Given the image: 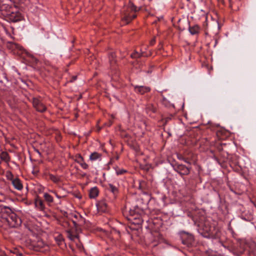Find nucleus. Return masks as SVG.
Here are the masks:
<instances>
[{
    "label": "nucleus",
    "mask_w": 256,
    "mask_h": 256,
    "mask_svg": "<svg viewBox=\"0 0 256 256\" xmlns=\"http://www.w3.org/2000/svg\"><path fill=\"white\" fill-rule=\"evenodd\" d=\"M198 232L206 238H219L220 231L216 227L214 222H212L209 220L204 217L200 218L198 223Z\"/></svg>",
    "instance_id": "1"
},
{
    "label": "nucleus",
    "mask_w": 256,
    "mask_h": 256,
    "mask_svg": "<svg viewBox=\"0 0 256 256\" xmlns=\"http://www.w3.org/2000/svg\"><path fill=\"white\" fill-rule=\"evenodd\" d=\"M136 8L130 4V6L122 14V20L126 24H129L133 19L135 18L136 16Z\"/></svg>",
    "instance_id": "2"
},
{
    "label": "nucleus",
    "mask_w": 256,
    "mask_h": 256,
    "mask_svg": "<svg viewBox=\"0 0 256 256\" xmlns=\"http://www.w3.org/2000/svg\"><path fill=\"white\" fill-rule=\"evenodd\" d=\"M29 101L32 102L34 108L36 111L40 112H44L46 111V107L39 98L32 97V98H29Z\"/></svg>",
    "instance_id": "3"
},
{
    "label": "nucleus",
    "mask_w": 256,
    "mask_h": 256,
    "mask_svg": "<svg viewBox=\"0 0 256 256\" xmlns=\"http://www.w3.org/2000/svg\"><path fill=\"white\" fill-rule=\"evenodd\" d=\"M6 220L12 227H17L20 226L22 224L21 219L12 211L8 216Z\"/></svg>",
    "instance_id": "4"
},
{
    "label": "nucleus",
    "mask_w": 256,
    "mask_h": 256,
    "mask_svg": "<svg viewBox=\"0 0 256 256\" xmlns=\"http://www.w3.org/2000/svg\"><path fill=\"white\" fill-rule=\"evenodd\" d=\"M172 166L174 170L182 176L188 174L191 168L190 167L189 168L184 164H172Z\"/></svg>",
    "instance_id": "5"
},
{
    "label": "nucleus",
    "mask_w": 256,
    "mask_h": 256,
    "mask_svg": "<svg viewBox=\"0 0 256 256\" xmlns=\"http://www.w3.org/2000/svg\"><path fill=\"white\" fill-rule=\"evenodd\" d=\"M4 15L12 22H16L22 20L21 14L18 11H14L13 10L9 13L4 14Z\"/></svg>",
    "instance_id": "6"
},
{
    "label": "nucleus",
    "mask_w": 256,
    "mask_h": 256,
    "mask_svg": "<svg viewBox=\"0 0 256 256\" xmlns=\"http://www.w3.org/2000/svg\"><path fill=\"white\" fill-rule=\"evenodd\" d=\"M181 238L182 243L186 245L188 247L192 246L194 238L192 234L188 232H184L182 234Z\"/></svg>",
    "instance_id": "7"
},
{
    "label": "nucleus",
    "mask_w": 256,
    "mask_h": 256,
    "mask_svg": "<svg viewBox=\"0 0 256 256\" xmlns=\"http://www.w3.org/2000/svg\"><path fill=\"white\" fill-rule=\"evenodd\" d=\"M8 47L9 49L11 50L14 54H22L24 51V49L22 46L12 42H9L8 44Z\"/></svg>",
    "instance_id": "8"
},
{
    "label": "nucleus",
    "mask_w": 256,
    "mask_h": 256,
    "mask_svg": "<svg viewBox=\"0 0 256 256\" xmlns=\"http://www.w3.org/2000/svg\"><path fill=\"white\" fill-rule=\"evenodd\" d=\"M12 212V210L10 207L0 204V217L1 218L6 220Z\"/></svg>",
    "instance_id": "9"
},
{
    "label": "nucleus",
    "mask_w": 256,
    "mask_h": 256,
    "mask_svg": "<svg viewBox=\"0 0 256 256\" xmlns=\"http://www.w3.org/2000/svg\"><path fill=\"white\" fill-rule=\"evenodd\" d=\"M222 245L225 248L228 249L230 252H232L234 254L240 256L242 254V252H238L236 248L232 246L230 241H227L222 243Z\"/></svg>",
    "instance_id": "10"
},
{
    "label": "nucleus",
    "mask_w": 256,
    "mask_h": 256,
    "mask_svg": "<svg viewBox=\"0 0 256 256\" xmlns=\"http://www.w3.org/2000/svg\"><path fill=\"white\" fill-rule=\"evenodd\" d=\"M134 88L136 92L141 94H144L150 90V88L148 86H135Z\"/></svg>",
    "instance_id": "11"
},
{
    "label": "nucleus",
    "mask_w": 256,
    "mask_h": 256,
    "mask_svg": "<svg viewBox=\"0 0 256 256\" xmlns=\"http://www.w3.org/2000/svg\"><path fill=\"white\" fill-rule=\"evenodd\" d=\"M97 209L98 212H106L108 211V205L105 201H101L96 204Z\"/></svg>",
    "instance_id": "12"
},
{
    "label": "nucleus",
    "mask_w": 256,
    "mask_h": 256,
    "mask_svg": "<svg viewBox=\"0 0 256 256\" xmlns=\"http://www.w3.org/2000/svg\"><path fill=\"white\" fill-rule=\"evenodd\" d=\"M116 54L114 52H112L110 54L108 58L110 60V64L112 69L115 68V65L116 62Z\"/></svg>",
    "instance_id": "13"
},
{
    "label": "nucleus",
    "mask_w": 256,
    "mask_h": 256,
    "mask_svg": "<svg viewBox=\"0 0 256 256\" xmlns=\"http://www.w3.org/2000/svg\"><path fill=\"white\" fill-rule=\"evenodd\" d=\"M14 8L10 6L7 4H4L0 6V10L2 12V14L9 13L12 11Z\"/></svg>",
    "instance_id": "14"
},
{
    "label": "nucleus",
    "mask_w": 256,
    "mask_h": 256,
    "mask_svg": "<svg viewBox=\"0 0 256 256\" xmlns=\"http://www.w3.org/2000/svg\"><path fill=\"white\" fill-rule=\"evenodd\" d=\"M215 160L218 162L219 164H222V163L227 162H228V156L226 155V153H223L221 154V156L220 158H216Z\"/></svg>",
    "instance_id": "15"
},
{
    "label": "nucleus",
    "mask_w": 256,
    "mask_h": 256,
    "mask_svg": "<svg viewBox=\"0 0 256 256\" xmlns=\"http://www.w3.org/2000/svg\"><path fill=\"white\" fill-rule=\"evenodd\" d=\"M68 238L72 241H74L76 238H78V236L77 234H74L72 230L70 229L66 230Z\"/></svg>",
    "instance_id": "16"
},
{
    "label": "nucleus",
    "mask_w": 256,
    "mask_h": 256,
    "mask_svg": "<svg viewBox=\"0 0 256 256\" xmlns=\"http://www.w3.org/2000/svg\"><path fill=\"white\" fill-rule=\"evenodd\" d=\"M200 28L198 25H194V26H189L188 30L192 34H198L200 32Z\"/></svg>",
    "instance_id": "17"
},
{
    "label": "nucleus",
    "mask_w": 256,
    "mask_h": 256,
    "mask_svg": "<svg viewBox=\"0 0 256 256\" xmlns=\"http://www.w3.org/2000/svg\"><path fill=\"white\" fill-rule=\"evenodd\" d=\"M12 183L14 187L18 190H21L23 188L22 183L18 178L14 179L12 181Z\"/></svg>",
    "instance_id": "18"
},
{
    "label": "nucleus",
    "mask_w": 256,
    "mask_h": 256,
    "mask_svg": "<svg viewBox=\"0 0 256 256\" xmlns=\"http://www.w3.org/2000/svg\"><path fill=\"white\" fill-rule=\"evenodd\" d=\"M98 188L96 187H94L90 190L89 196L91 198H94L98 196Z\"/></svg>",
    "instance_id": "19"
},
{
    "label": "nucleus",
    "mask_w": 256,
    "mask_h": 256,
    "mask_svg": "<svg viewBox=\"0 0 256 256\" xmlns=\"http://www.w3.org/2000/svg\"><path fill=\"white\" fill-rule=\"evenodd\" d=\"M101 154L96 152H92L90 156V160L92 161H95L96 160H100Z\"/></svg>",
    "instance_id": "20"
},
{
    "label": "nucleus",
    "mask_w": 256,
    "mask_h": 256,
    "mask_svg": "<svg viewBox=\"0 0 256 256\" xmlns=\"http://www.w3.org/2000/svg\"><path fill=\"white\" fill-rule=\"evenodd\" d=\"M0 158L2 160H4L6 162H8L10 160V157L6 152H2L0 154Z\"/></svg>",
    "instance_id": "21"
},
{
    "label": "nucleus",
    "mask_w": 256,
    "mask_h": 256,
    "mask_svg": "<svg viewBox=\"0 0 256 256\" xmlns=\"http://www.w3.org/2000/svg\"><path fill=\"white\" fill-rule=\"evenodd\" d=\"M35 204L36 206L40 210H43L44 208V205L43 201L39 198L36 200Z\"/></svg>",
    "instance_id": "22"
},
{
    "label": "nucleus",
    "mask_w": 256,
    "mask_h": 256,
    "mask_svg": "<svg viewBox=\"0 0 256 256\" xmlns=\"http://www.w3.org/2000/svg\"><path fill=\"white\" fill-rule=\"evenodd\" d=\"M226 155L228 156V158L229 162H231L234 164H237V156H236L229 154L228 153H226Z\"/></svg>",
    "instance_id": "23"
},
{
    "label": "nucleus",
    "mask_w": 256,
    "mask_h": 256,
    "mask_svg": "<svg viewBox=\"0 0 256 256\" xmlns=\"http://www.w3.org/2000/svg\"><path fill=\"white\" fill-rule=\"evenodd\" d=\"M108 190L110 191L114 195L116 194L118 191V188L112 184H108Z\"/></svg>",
    "instance_id": "24"
},
{
    "label": "nucleus",
    "mask_w": 256,
    "mask_h": 256,
    "mask_svg": "<svg viewBox=\"0 0 256 256\" xmlns=\"http://www.w3.org/2000/svg\"><path fill=\"white\" fill-rule=\"evenodd\" d=\"M78 159H80V160H78V162L80 164L83 168L87 169L88 167V165L84 162H80V161L82 162L84 160L80 154H79L78 155Z\"/></svg>",
    "instance_id": "25"
},
{
    "label": "nucleus",
    "mask_w": 256,
    "mask_h": 256,
    "mask_svg": "<svg viewBox=\"0 0 256 256\" xmlns=\"http://www.w3.org/2000/svg\"><path fill=\"white\" fill-rule=\"evenodd\" d=\"M44 200L49 203L52 202H53V198L48 194L45 193L44 194Z\"/></svg>",
    "instance_id": "26"
},
{
    "label": "nucleus",
    "mask_w": 256,
    "mask_h": 256,
    "mask_svg": "<svg viewBox=\"0 0 256 256\" xmlns=\"http://www.w3.org/2000/svg\"><path fill=\"white\" fill-rule=\"evenodd\" d=\"M44 244L43 242L40 241L38 242V244H36V250H40V248L44 247Z\"/></svg>",
    "instance_id": "27"
},
{
    "label": "nucleus",
    "mask_w": 256,
    "mask_h": 256,
    "mask_svg": "<svg viewBox=\"0 0 256 256\" xmlns=\"http://www.w3.org/2000/svg\"><path fill=\"white\" fill-rule=\"evenodd\" d=\"M50 178L52 182H57L59 180V179L56 176L52 174L50 175Z\"/></svg>",
    "instance_id": "28"
},
{
    "label": "nucleus",
    "mask_w": 256,
    "mask_h": 256,
    "mask_svg": "<svg viewBox=\"0 0 256 256\" xmlns=\"http://www.w3.org/2000/svg\"><path fill=\"white\" fill-rule=\"evenodd\" d=\"M126 170H117L116 171V173L117 174V175H120V174H124V173L126 172Z\"/></svg>",
    "instance_id": "29"
},
{
    "label": "nucleus",
    "mask_w": 256,
    "mask_h": 256,
    "mask_svg": "<svg viewBox=\"0 0 256 256\" xmlns=\"http://www.w3.org/2000/svg\"><path fill=\"white\" fill-rule=\"evenodd\" d=\"M140 56V54H138V52H134L131 54V56L132 58H139Z\"/></svg>",
    "instance_id": "30"
},
{
    "label": "nucleus",
    "mask_w": 256,
    "mask_h": 256,
    "mask_svg": "<svg viewBox=\"0 0 256 256\" xmlns=\"http://www.w3.org/2000/svg\"><path fill=\"white\" fill-rule=\"evenodd\" d=\"M6 176L8 179H12L13 178V174L10 172L8 171L6 172Z\"/></svg>",
    "instance_id": "31"
},
{
    "label": "nucleus",
    "mask_w": 256,
    "mask_h": 256,
    "mask_svg": "<svg viewBox=\"0 0 256 256\" xmlns=\"http://www.w3.org/2000/svg\"><path fill=\"white\" fill-rule=\"evenodd\" d=\"M182 160H184V162H186V163L187 164H191V162L190 161L188 160V158H184V159H182Z\"/></svg>",
    "instance_id": "32"
},
{
    "label": "nucleus",
    "mask_w": 256,
    "mask_h": 256,
    "mask_svg": "<svg viewBox=\"0 0 256 256\" xmlns=\"http://www.w3.org/2000/svg\"><path fill=\"white\" fill-rule=\"evenodd\" d=\"M184 156H182V154H178V158L180 160H182V159L184 158Z\"/></svg>",
    "instance_id": "33"
},
{
    "label": "nucleus",
    "mask_w": 256,
    "mask_h": 256,
    "mask_svg": "<svg viewBox=\"0 0 256 256\" xmlns=\"http://www.w3.org/2000/svg\"><path fill=\"white\" fill-rule=\"evenodd\" d=\"M72 222H73L74 225V226L75 227L76 230H77V228H78V224H77V223H76V222H74V220H72Z\"/></svg>",
    "instance_id": "34"
},
{
    "label": "nucleus",
    "mask_w": 256,
    "mask_h": 256,
    "mask_svg": "<svg viewBox=\"0 0 256 256\" xmlns=\"http://www.w3.org/2000/svg\"><path fill=\"white\" fill-rule=\"evenodd\" d=\"M77 76H73L72 78V80H70V82H73L75 80H76Z\"/></svg>",
    "instance_id": "35"
},
{
    "label": "nucleus",
    "mask_w": 256,
    "mask_h": 256,
    "mask_svg": "<svg viewBox=\"0 0 256 256\" xmlns=\"http://www.w3.org/2000/svg\"><path fill=\"white\" fill-rule=\"evenodd\" d=\"M78 248H79V249H80V250H82L84 249V247H83V246H80V245H78Z\"/></svg>",
    "instance_id": "36"
},
{
    "label": "nucleus",
    "mask_w": 256,
    "mask_h": 256,
    "mask_svg": "<svg viewBox=\"0 0 256 256\" xmlns=\"http://www.w3.org/2000/svg\"><path fill=\"white\" fill-rule=\"evenodd\" d=\"M0 256H3V252L2 250H1V248H0Z\"/></svg>",
    "instance_id": "37"
},
{
    "label": "nucleus",
    "mask_w": 256,
    "mask_h": 256,
    "mask_svg": "<svg viewBox=\"0 0 256 256\" xmlns=\"http://www.w3.org/2000/svg\"><path fill=\"white\" fill-rule=\"evenodd\" d=\"M2 170L1 169V168H0V174H2Z\"/></svg>",
    "instance_id": "38"
},
{
    "label": "nucleus",
    "mask_w": 256,
    "mask_h": 256,
    "mask_svg": "<svg viewBox=\"0 0 256 256\" xmlns=\"http://www.w3.org/2000/svg\"><path fill=\"white\" fill-rule=\"evenodd\" d=\"M154 42H155L154 40H152V41L151 42V44H152Z\"/></svg>",
    "instance_id": "39"
},
{
    "label": "nucleus",
    "mask_w": 256,
    "mask_h": 256,
    "mask_svg": "<svg viewBox=\"0 0 256 256\" xmlns=\"http://www.w3.org/2000/svg\"><path fill=\"white\" fill-rule=\"evenodd\" d=\"M86 174H82V176H86Z\"/></svg>",
    "instance_id": "40"
},
{
    "label": "nucleus",
    "mask_w": 256,
    "mask_h": 256,
    "mask_svg": "<svg viewBox=\"0 0 256 256\" xmlns=\"http://www.w3.org/2000/svg\"><path fill=\"white\" fill-rule=\"evenodd\" d=\"M80 219H81L82 220H83V218H82V216H80Z\"/></svg>",
    "instance_id": "41"
},
{
    "label": "nucleus",
    "mask_w": 256,
    "mask_h": 256,
    "mask_svg": "<svg viewBox=\"0 0 256 256\" xmlns=\"http://www.w3.org/2000/svg\"><path fill=\"white\" fill-rule=\"evenodd\" d=\"M152 111H153L154 112H155V110H154H154H152Z\"/></svg>",
    "instance_id": "42"
},
{
    "label": "nucleus",
    "mask_w": 256,
    "mask_h": 256,
    "mask_svg": "<svg viewBox=\"0 0 256 256\" xmlns=\"http://www.w3.org/2000/svg\"><path fill=\"white\" fill-rule=\"evenodd\" d=\"M35 61L36 62H37V60L36 59H34Z\"/></svg>",
    "instance_id": "43"
},
{
    "label": "nucleus",
    "mask_w": 256,
    "mask_h": 256,
    "mask_svg": "<svg viewBox=\"0 0 256 256\" xmlns=\"http://www.w3.org/2000/svg\"><path fill=\"white\" fill-rule=\"evenodd\" d=\"M188 1H190V0H187Z\"/></svg>",
    "instance_id": "44"
}]
</instances>
